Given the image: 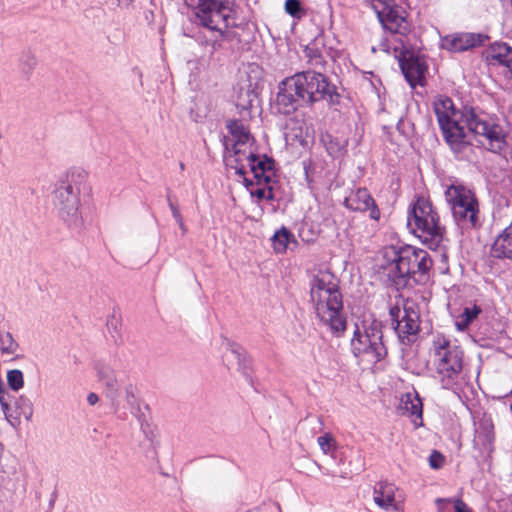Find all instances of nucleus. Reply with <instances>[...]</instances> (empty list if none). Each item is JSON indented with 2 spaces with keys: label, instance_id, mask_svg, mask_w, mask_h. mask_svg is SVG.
I'll use <instances>...</instances> for the list:
<instances>
[{
  "label": "nucleus",
  "instance_id": "1",
  "mask_svg": "<svg viewBox=\"0 0 512 512\" xmlns=\"http://www.w3.org/2000/svg\"><path fill=\"white\" fill-rule=\"evenodd\" d=\"M433 111L445 142L459 159L467 157V152L472 151L471 142L462 123L467 126L470 133L481 138L480 143H484L483 140L488 143V150L501 153L507 146L506 131L496 117L473 107L459 110L452 99L445 95L435 98Z\"/></svg>",
  "mask_w": 512,
  "mask_h": 512
},
{
  "label": "nucleus",
  "instance_id": "2",
  "mask_svg": "<svg viewBox=\"0 0 512 512\" xmlns=\"http://www.w3.org/2000/svg\"><path fill=\"white\" fill-rule=\"evenodd\" d=\"M322 99L336 105L340 95L321 71L306 70L279 83L275 107L279 113L289 115L300 107L312 105Z\"/></svg>",
  "mask_w": 512,
  "mask_h": 512
},
{
  "label": "nucleus",
  "instance_id": "3",
  "mask_svg": "<svg viewBox=\"0 0 512 512\" xmlns=\"http://www.w3.org/2000/svg\"><path fill=\"white\" fill-rule=\"evenodd\" d=\"M310 298L315 315L322 326L327 327L336 336L346 330L342 294L339 290V281L333 273L320 270L314 275L310 283Z\"/></svg>",
  "mask_w": 512,
  "mask_h": 512
},
{
  "label": "nucleus",
  "instance_id": "4",
  "mask_svg": "<svg viewBox=\"0 0 512 512\" xmlns=\"http://www.w3.org/2000/svg\"><path fill=\"white\" fill-rule=\"evenodd\" d=\"M186 6L195 13L199 24L212 32H217L214 38H203L202 45L209 47L213 55L222 46L221 38L225 31L236 26L234 0H184Z\"/></svg>",
  "mask_w": 512,
  "mask_h": 512
},
{
  "label": "nucleus",
  "instance_id": "5",
  "mask_svg": "<svg viewBox=\"0 0 512 512\" xmlns=\"http://www.w3.org/2000/svg\"><path fill=\"white\" fill-rule=\"evenodd\" d=\"M88 174L85 170L75 168L61 177L53 191V204L58 216L71 229H81L80 194L87 186Z\"/></svg>",
  "mask_w": 512,
  "mask_h": 512
},
{
  "label": "nucleus",
  "instance_id": "6",
  "mask_svg": "<svg viewBox=\"0 0 512 512\" xmlns=\"http://www.w3.org/2000/svg\"><path fill=\"white\" fill-rule=\"evenodd\" d=\"M407 224L412 232L431 250L446 249L445 227L429 200L418 197L408 212Z\"/></svg>",
  "mask_w": 512,
  "mask_h": 512
},
{
  "label": "nucleus",
  "instance_id": "7",
  "mask_svg": "<svg viewBox=\"0 0 512 512\" xmlns=\"http://www.w3.org/2000/svg\"><path fill=\"white\" fill-rule=\"evenodd\" d=\"M385 257L391 261L388 275L397 289L406 287L409 279L417 273L426 274L433 264L427 251L409 245L398 249L391 247L385 252Z\"/></svg>",
  "mask_w": 512,
  "mask_h": 512
},
{
  "label": "nucleus",
  "instance_id": "8",
  "mask_svg": "<svg viewBox=\"0 0 512 512\" xmlns=\"http://www.w3.org/2000/svg\"><path fill=\"white\" fill-rule=\"evenodd\" d=\"M353 355L368 363H377L387 355L383 343L382 323L376 319H365L356 324L351 339Z\"/></svg>",
  "mask_w": 512,
  "mask_h": 512
},
{
  "label": "nucleus",
  "instance_id": "9",
  "mask_svg": "<svg viewBox=\"0 0 512 512\" xmlns=\"http://www.w3.org/2000/svg\"><path fill=\"white\" fill-rule=\"evenodd\" d=\"M230 142L225 141V165L234 169L236 174L243 176L246 174V167L250 168L257 184L262 182L269 183L275 177L274 161L265 156L263 159L247 150V146L230 147Z\"/></svg>",
  "mask_w": 512,
  "mask_h": 512
},
{
  "label": "nucleus",
  "instance_id": "10",
  "mask_svg": "<svg viewBox=\"0 0 512 512\" xmlns=\"http://www.w3.org/2000/svg\"><path fill=\"white\" fill-rule=\"evenodd\" d=\"M434 364L442 387L449 389L453 386L463 369L462 349L450 343L444 337H438L433 342Z\"/></svg>",
  "mask_w": 512,
  "mask_h": 512
},
{
  "label": "nucleus",
  "instance_id": "11",
  "mask_svg": "<svg viewBox=\"0 0 512 512\" xmlns=\"http://www.w3.org/2000/svg\"><path fill=\"white\" fill-rule=\"evenodd\" d=\"M453 218L462 228H473L478 224L479 204L475 194L461 184H452L445 191Z\"/></svg>",
  "mask_w": 512,
  "mask_h": 512
},
{
  "label": "nucleus",
  "instance_id": "12",
  "mask_svg": "<svg viewBox=\"0 0 512 512\" xmlns=\"http://www.w3.org/2000/svg\"><path fill=\"white\" fill-rule=\"evenodd\" d=\"M389 314L399 341L404 345H410L416 340L420 330V316L414 303H405L401 310L398 306L390 308Z\"/></svg>",
  "mask_w": 512,
  "mask_h": 512
},
{
  "label": "nucleus",
  "instance_id": "13",
  "mask_svg": "<svg viewBox=\"0 0 512 512\" xmlns=\"http://www.w3.org/2000/svg\"><path fill=\"white\" fill-rule=\"evenodd\" d=\"M397 57L401 71L410 87L415 88L417 85L424 86L427 71L425 62L419 56H415L408 50L400 51Z\"/></svg>",
  "mask_w": 512,
  "mask_h": 512
},
{
  "label": "nucleus",
  "instance_id": "14",
  "mask_svg": "<svg viewBox=\"0 0 512 512\" xmlns=\"http://www.w3.org/2000/svg\"><path fill=\"white\" fill-rule=\"evenodd\" d=\"M344 206L352 211L369 212V217L378 221L380 219V210L366 188H358L344 199Z\"/></svg>",
  "mask_w": 512,
  "mask_h": 512
},
{
  "label": "nucleus",
  "instance_id": "15",
  "mask_svg": "<svg viewBox=\"0 0 512 512\" xmlns=\"http://www.w3.org/2000/svg\"><path fill=\"white\" fill-rule=\"evenodd\" d=\"M488 36L481 33H455L442 38V48L451 52H464L484 45Z\"/></svg>",
  "mask_w": 512,
  "mask_h": 512
},
{
  "label": "nucleus",
  "instance_id": "16",
  "mask_svg": "<svg viewBox=\"0 0 512 512\" xmlns=\"http://www.w3.org/2000/svg\"><path fill=\"white\" fill-rule=\"evenodd\" d=\"M404 14L405 12L400 7L392 6L378 18L385 30L392 35L399 36L396 40L401 44H403L401 37L407 36L411 30Z\"/></svg>",
  "mask_w": 512,
  "mask_h": 512
},
{
  "label": "nucleus",
  "instance_id": "17",
  "mask_svg": "<svg viewBox=\"0 0 512 512\" xmlns=\"http://www.w3.org/2000/svg\"><path fill=\"white\" fill-rule=\"evenodd\" d=\"M485 56L489 64L501 66L503 76L512 80V47L505 42H494L485 50Z\"/></svg>",
  "mask_w": 512,
  "mask_h": 512
},
{
  "label": "nucleus",
  "instance_id": "18",
  "mask_svg": "<svg viewBox=\"0 0 512 512\" xmlns=\"http://www.w3.org/2000/svg\"><path fill=\"white\" fill-rule=\"evenodd\" d=\"M490 253L493 258L512 261V222L497 235Z\"/></svg>",
  "mask_w": 512,
  "mask_h": 512
},
{
  "label": "nucleus",
  "instance_id": "19",
  "mask_svg": "<svg viewBox=\"0 0 512 512\" xmlns=\"http://www.w3.org/2000/svg\"><path fill=\"white\" fill-rule=\"evenodd\" d=\"M97 375L99 381L105 387L106 396L113 402L117 401L120 392V383L116 378L115 371L105 364H97L96 366Z\"/></svg>",
  "mask_w": 512,
  "mask_h": 512
},
{
  "label": "nucleus",
  "instance_id": "20",
  "mask_svg": "<svg viewBox=\"0 0 512 512\" xmlns=\"http://www.w3.org/2000/svg\"><path fill=\"white\" fill-rule=\"evenodd\" d=\"M403 413L412 418L416 428L423 426V403L417 393H407L402 398Z\"/></svg>",
  "mask_w": 512,
  "mask_h": 512
},
{
  "label": "nucleus",
  "instance_id": "21",
  "mask_svg": "<svg viewBox=\"0 0 512 512\" xmlns=\"http://www.w3.org/2000/svg\"><path fill=\"white\" fill-rule=\"evenodd\" d=\"M225 357L228 362L235 361L237 369L245 376H250L249 371L251 369V359L247 356L246 351L240 345L235 343L229 344L228 353Z\"/></svg>",
  "mask_w": 512,
  "mask_h": 512
},
{
  "label": "nucleus",
  "instance_id": "22",
  "mask_svg": "<svg viewBox=\"0 0 512 512\" xmlns=\"http://www.w3.org/2000/svg\"><path fill=\"white\" fill-rule=\"evenodd\" d=\"M225 357L228 362L235 361L237 369L245 376H250L249 371L251 369V359L247 356L246 351L240 345L235 343L229 344L228 353Z\"/></svg>",
  "mask_w": 512,
  "mask_h": 512
},
{
  "label": "nucleus",
  "instance_id": "23",
  "mask_svg": "<svg viewBox=\"0 0 512 512\" xmlns=\"http://www.w3.org/2000/svg\"><path fill=\"white\" fill-rule=\"evenodd\" d=\"M396 488L393 484L380 482L374 487V502L382 509L388 510L395 501Z\"/></svg>",
  "mask_w": 512,
  "mask_h": 512
},
{
  "label": "nucleus",
  "instance_id": "24",
  "mask_svg": "<svg viewBox=\"0 0 512 512\" xmlns=\"http://www.w3.org/2000/svg\"><path fill=\"white\" fill-rule=\"evenodd\" d=\"M227 129L232 136L231 147L247 146L250 139V133L244 125L238 120H230L227 123Z\"/></svg>",
  "mask_w": 512,
  "mask_h": 512
},
{
  "label": "nucleus",
  "instance_id": "25",
  "mask_svg": "<svg viewBox=\"0 0 512 512\" xmlns=\"http://www.w3.org/2000/svg\"><path fill=\"white\" fill-rule=\"evenodd\" d=\"M322 143L324 144L326 151L333 158L342 157L346 153V140H340L336 137H333L331 134L327 133L321 138Z\"/></svg>",
  "mask_w": 512,
  "mask_h": 512
},
{
  "label": "nucleus",
  "instance_id": "26",
  "mask_svg": "<svg viewBox=\"0 0 512 512\" xmlns=\"http://www.w3.org/2000/svg\"><path fill=\"white\" fill-rule=\"evenodd\" d=\"M304 54L307 63L315 69L314 71L322 72V70H325L327 64L325 57L314 44L307 45L304 49Z\"/></svg>",
  "mask_w": 512,
  "mask_h": 512
},
{
  "label": "nucleus",
  "instance_id": "27",
  "mask_svg": "<svg viewBox=\"0 0 512 512\" xmlns=\"http://www.w3.org/2000/svg\"><path fill=\"white\" fill-rule=\"evenodd\" d=\"M293 239V234L287 228L282 227L280 230L275 232L271 240L274 250L277 253H284L288 248L289 242Z\"/></svg>",
  "mask_w": 512,
  "mask_h": 512
},
{
  "label": "nucleus",
  "instance_id": "28",
  "mask_svg": "<svg viewBox=\"0 0 512 512\" xmlns=\"http://www.w3.org/2000/svg\"><path fill=\"white\" fill-rule=\"evenodd\" d=\"M481 311V308L477 305H474L473 307H466L456 321L457 329L459 331H465Z\"/></svg>",
  "mask_w": 512,
  "mask_h": 512
},
{
  "label": "nucleus",
  "instance_id": "29",
  "mask_svg": "<svg viewBox=\"0 0 512 512\" xmlns=\"http://www.w3.org/2000/svg\"><path fill=\"white\" fill-rule=\"evenodd\" d=\"M256 100L257 95L251 86H248L247 88H240L236 106L240 110H250Z\"/></svg>",
  "mask_w": 512,
  "mask_h": 512
},
{
  "label": "nucleus",
  "instance_id": "30",
  "mask_svg": "<svg viewBox=\"0 0 512 512\" xmlns=\"http://www.w3.org/2000/svg\"><path fill=\"white\" fill-rule=\"evenodd\" d=\"M18 348L19 345L10 332L0 333V351L2 354H14Z\"/></svg>",
  "mask_w": 512,
  "mask_h": 512
},
{
  "label": "nucleus",
  "instance_id": "31",
  "mask_svg": "<svg viewBox=\"0 0 512 512\" xmlns=\"http://www.w3.org/2000/svg\"><path fill=\"white\" fill-rule=\"evenodd\" d=\"M15 407L19 416H23L28 421L31 420L33 416V403L28 397L23 395L18 397L15 401Z\"/></svg>",
  "mask_w": 512,
  "mask_h": 512
},
{
  "label": "nucleus",
  "instance_id": "32",
  "mask_svg": "<svg viewBox=\"0 0 512 512\" xmlns=\"http://www.w3.org/2000/svg\"><path fill=\"white\" fill-rule=\"evenodd\" d=\"M453 503V508L455 512H473L467 504L460 498L451 500V499H436V504L438 506V512H444V508L446 505H450Z\"/></svg>",
  "mask_w": 512,
  "mask_h": 512
},
{
  "label": "nucleus",
  "instance_id": "33",
  "mask_svg": "<svg viewBox=\"0 0 512 512\" xmlns=\"http://www.w3.org/2000/svg\"><path fill=\"white\" fill-rule=\"evenodd\" d=\"M7 383L13 391H18L24 386V377L22 371L13 369L7 373Z\"/></svg>",
  "mask_w": 512,
  "mask_h": 512
},
{
  "label": "nucleus",
  "instance_id": "34",
  "mask_svg": "<svg viewBox=\"0 0 512 512\" xmlns=\"http://www.w3.org/2000/svg\"><path fill=\"white\" fill-rule=\"evenodd\" d=\"M317 442L324 454H329L336 448V441L330 433L318 437Z\"/></svg>",
  "mask_w": 512,
  "mask_h": 512
},
{
  "label": "nucleus",
  "instance_id": "35",
  "mask_svg": "<svg viewBox=\"0 0 512 512\" xmlns=\"http://www.w3.org/2000/svg\"><path fill=\"white\" fill-rule=\"evenodd\" d=\"M285 12L297 19H300L304 15V11L299 0H286Z\"/></svg>",
  "mask_w": 512,
  "mask_h": 512
},
{
  "label": "nucleus",
  "instance_id": "36",
  "mask_svg": "<svg viewBox=\"0 0 512 512\" xmlns=\"http://www.w3.org/2000/svg\"><path fill=\"white\" fill-rule=\"evenodd\" d=\"M303 426L310 427L312 430L311 436H314L323 430L324 422L321 417H307L303 421Z\"/></svg>",
  "mask_w": 512,
  "mask_h": 512
},
{
  "label": "nucleus",
  "instance_id": "37",
  "mask_svg": "<svg viewBox=\"0 0 512 512\" xmlns=\"http://www.w3.org/2000/svg\"><path fill=\"white\" fill-rule=\"evenodd\" d=\"M392 2V0H371V7L377 14V17L379 18L388 9L394 6Z\"/></svg>",
  "mask_w": 512,
  "mask_h": 512
},
{
  "label": "nucleus",
  "instance_id": "38",
  "mask_svg": "<svg viewBox=\"0 0 512 512\" xmlns=\"http://www.w3.org/2000/svg\"><path fill=\"white\" fill-rule=\"evenodd\" d=\"M444 462L445 458L440 452L436 450L432 451V453L429 456V465L431 468L439 469L443 466Z\"/></svg>",
  "mask_w": 512,
  "mask_h": 512
},
{
  "label": "nucleus",
  "instance_id": "39",
  "mask_svg": "<svg viewBox=\"0 0 512 512\" xmlns=\"http://www.w3.org/2000/svg\"><path fill=\"white\" fill-rule=\"evenodd\" d=\"M117 7L122 11H130L134 8V0H115Z\"/></svg>",
  "mask_w": 512,
  "mask_h": 512
},
{
  "label": "nucleus",
  "instance_id": "40",
  "mask_svg": "<svg viewBox=\"0 0 512 512\" xmlns=\"http://www.w3.org/2000/svg\"><path fill=\"white\" fill-rule=\"evenodd\" d=\"M256 185L258 187L250 189L251 195L253 197L258 198L259 200L264 199L266 197L267 186L266 187H260L261 185H258L257 183H256Z\"/></svg>",
  "mask_w": 512,
  "mask_h": 512
},
{
  "label": "nucleus",
  "instance_id": "41",
  "mask_svg": "<svg viewBox=\"0 0 512 512\" xmlns=\"http://www.w3.org/2000/svg\"><path fill=\"white\" fill-rule=\"evenodd\" d=\"M492 426H486L484 432L485 445L489 448L493 442Z\"/></svg>",
  "mask_w": 512,
  "mask_h": 512
},
{
  "label": "nucleus",
  "instance_id": "42",
  "mask_svg": "<svg viewBox=\"0 0 512 512\" xmlns=\"http://www.w3.org/2000/svg\"><path fill=\"white\" fill-rule=\"evenodd\" d=\"M167 201H168V205H169V208L171 210V213H172L174 219L176 220V219L181 218L182 215H181L178 207L171 201V198L169 195L167 196Z\"/></svg>",
  "mask_w": 512,
  "mask_h": 512
},
{
  "label": "nucleus",
  "instance_id": "43",
  "mask_svg": "<svg viewBox=\"0 0 512 512\" xmlns=\"http://www.w3.org/2000/svg\"><path fill=\"white\" fill-rule=\"evenodd\" d=\"M270 183L269 182L268 184L265 183V182H262L260 185L264 184L265 186H267V189H266V197L264 199H267V200H273L274 198V194H273V191H272V187L270 186Z\"/></svg>",
  "mask_w": 512,
  "mask_h": 512
},
{
  "label": "nucleus",
  "instance_id": "44",
  "mask_svg": "<svg viewBox=\"0 0 512 512\" xmlns=\"http://www.w3.org/2000/svg\"><path fill=\"white\" fill-rule=\"evenodd\" d=\"M99 401V397L96 393H89L88 396H87V402L90 404V405H95L97 402Z\"/></svg>",
  "mask_w": 512,
  "mask_h": 512
},
{
  "label": "nucleus",
  "instance_id": "45",
  "mask_svg": "<svg viewBox=\"0 0 512 512\" xmlns=\"http://www.w3.org/2000/svg\"><path fill=\"white\" fill-rule=\"evenodd\" d=\"M176 222L179 225V228H180L182 234L185 235L187 232V227L184 224L183 218L181 217L179 219H176Z\"/></svg>",
  "mask_w": 512,
  "mask_h": 512
},
{
  "label": "nucleus",
  "instance_id": "46",
  "mask_svg": "<svg viewBox=\"0 0 512 512\" xmlns=\"http://www.w3.org/2000/svg\"><path fill=\"white\" fill-rule=\"evenodd\" d=\"M0 404L2 407L3 412L6 414V412L9 410V404L4 400L2 396H0Z\"/></svg>",
  "mask_w": 512,
  "mask_h": 512
},
{
  "label": "nucleus",
  "instance_id": "47",
  "mask_svg": "<svg viewBox=\"0 0 512 512\" xmlns=\"http://www.w3.org/2000/svg\"><path fill=\"white\" fill-rule=\"evenodd\" d=\"M134 398V394L132 391V386L126 388V399L128 402H131V399Z\"/></svg>",
  "mask_w": 512,
  "mask_h": 512
},
{
  "label": "nucleus",
  "instance_id": "48",
  "mask_svg": "<svg viewBox=\"0 0 512 512\" xmlns=\"http://www.w3.org/2000/svg\"><path fill=\"white\" fill-rule=\"evenodd\" d=\"M36 64V59L34 56H30L29 57V60H28V65H29V68H33Z\"/></svg>",
  "mask_w": 512,
  "mask_h": 512
},
{
  "label": "nucleus",
  "instance_id": "49",
  "mask_svg": "<svg viewBox=\"0 0 512 512\" xmlns=\"http://www.w3.org/2000/svg\"><path fill=\"white\" fill-rule=\"evenodd\" d=\"M381 49H382L383 51H385V52H389L390 47H389V45H388L386 42H383V43L381 44Z\"/></svg>",
  "mask_w": 512,
  "mask_h": 512
},
{
  "label": "nucleus",
  "instance_id": "50",
  "mask_svg": "<svg viewBox=\"0 0 512 512\" xmlns=\"http://www.w3.org/2000/svg\"><path fill=\"white\" fill-rule=\"evenodd\" d=\"M244 182H245V185L247 186V188L254 185V182L252 180H249L245 177H244Z\"/></svg>",
  "mask_w": 512,
  "mask_h": 512
},
{
  "label": "nucleus",
  "instance_id": "51",
  "mask_svg": "<svg viewBox=\"0 0 512 512\" xmlns=\"http://www.w3.org/2000/svg\"><path fill=\"white\" fill-rule=\"evenodd\" d=\"M180 168H181V169H183V168H184V164H183V163H181V164H180Z\"/></svg>",
  "mask_w": 512,
  "mask_h": 512
}]
</instances>
